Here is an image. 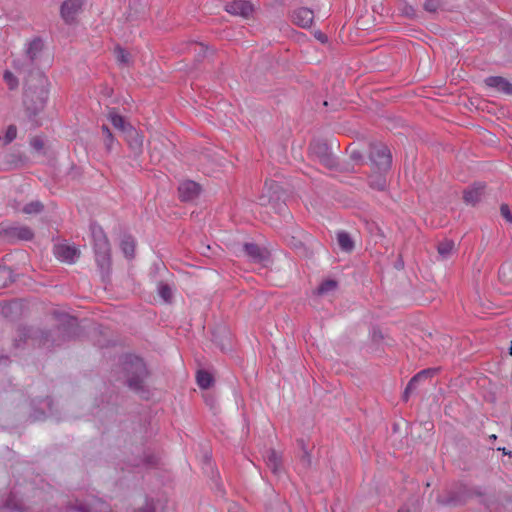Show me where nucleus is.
<instances>
[{"label":"nucleus","instance_id":"1","mask_svg":"<svg viewBox=\"0 0 512 512\" xmlns=\"http://www.w3.org/2000/svg\"><path fill=\"white\" fill-rule=\"evenodd\" d=\"M49 80L42 71L25 77L23 104L29 118L37 116L46 106L49 95Z\"/></svg>","mask_w":512,"mask_h":512},{"label":"nucleus","instance_id":"2","mask_svg":"<svg viewBox=\"0 0 512 512\" xmlns=\"http://www.w3.org/2000/svg\"><path fill=\"white\" fill-rule=\"evenodd\" d=\"M91 234L94 242L96 263L101 271L103 281L110 275L111 269V248L104 230L97 224L91 225Z\"/></svg>","mask_w":512,"mask_h":512},{"label":"nucleus","instance_id":"3","mask_svg":"<svg viewBox=\"0 0 512 512\" xmlns=\"http://www.w3.org/2000/svg\"><path fill=\"white\" fill-rule=\"evenodd\" d=\"M122 366L126 376V385L136 393L144 392V380L148 376L144 361L135 355H126Z\"/></svg>","mask_w":512,"mask_h":512},{"label":"nucleus","instance_id":"4","mask_svg":"<svg viewBox=\"0 0 512 512\" xmlns=\"http://www.w3.org/2000/svg\"><path fill=\"white\" fill-rule=\"evenodd\" d=\"M44 49L42 38L35 37L26 45L25 54L22 58L13 61V67L19 73L29 75L32 72L40 71L37 66Z\"/></svg>","mask_w":512,"mask_h":512},{"label":"nucleus","instance_id":"5","mask_svg":"<svg viewBox=\"0 0 512 512\" xmlns=\"http://www.w3.org/2000/svg\"><path fill=\"white\" fill-rule=\"evenodd\" d=\"M473 495L483 496L479 490L471 491L465 485H460L455 489L446 491L443 495L437 496V503L442 506H461L464 505Z\"/></svg>","mask_w":512,"mask_h":512},{"label":"nucleus","instance_id":"6","mask_svg":"<svg viewBox=\"0 0 512 512\" xmlns=\"http://www.w3.org/2000/svg\"><path fill=\"white\" fill-rule=\"evenodd\" d=\"M283 196L284 191L281 186L277 182L270 180L265 182L258 201L261 206L272 205L274 208H280L283 204Z\"/></svg>","mask_w":512,"mask_h":512},{"label":"nucleus","instance_id":"7","mask_svg":"<svg viewBox=\"0 0 512 512\" xmlns=\"http://www.w3.org/2000/svg\"><path fill=\"white\" fill-rule=\"evenodd\" d=\"M53 316L58 322L57 331L62 335L63 340L74 338L79 334L76 317L60 311H54Z\"/></svg>","mask_w":512,"mask_h":512},{"label":"nucleus","instance_id":"8","mask_svg":"<svg viewBox=\"0 0 512 512\" xmlns=\"http://www.w3.org/2000/svg\"><path fill=\"white\" fill-rule=\"evenodd\" d=\"M86 0H64L60 6V17L67 25L77 22L82 13Z\"/></svg>","mask_w":512,"mask_h":512},{"label":"nucleus","instance_id":"9","mask_svg":"<svg viewBox=\"0 0 512 512\" xmlns=\"http://www.w3.org/2000/svg\"><path fill=\"white\" fill-rule=\"evenodd\" d=\"M202 193V186L193 180L185 179L179 182L177 188L178 199L183 203L196 201Z\"/></svg>","mask_w":512,"mask_h":512},{"label":"nucleus","instance_id":"10","mask_svg":"<svg viewBox=\"0 0 512 512\" xmlns=\"http://www.w3.org/2000/svg\"><path fill=\"white\" fill-rule=\"evenodd\" d=\"M0 238L8 242L15 240L30 241L34 238V232L28 226L0 227Z\"/></svg>","mask_w":512,"mask_h":512},{"label":"nucleus","instance_id":"11","mask_svg":"<svg viewBox=\"0 0 512 512\" xmlns=\"http://www.w3.org/2000/svg\"><path fill=\"white\" fill-rule=\"evenodd\" d=\"M290 20L301 28H309L314 20V12L309 8L299 7L290 12Z\"/></svg>","mask_w":512,"mask_h":512},{"label":"nucleus","instance_id":"12","mask_svg":"<svg viewBox=\"0 0 512 512\" xmlns=\"http://www.w3.org/2000/svg\"><path fill=\"white\" fill-rule=\"evenodd\" d=\"M309 156L319 160H328L333 157V153L325 141L314 140L309 146Z\"/></svg>","mask_w":512,"mask_h":512},{"label":"nucleus","instance_id":"13","mask_svg":"<svg viewBox=\"0 0 512 512\" xmlns=\"http://www.w3.org/2000/svg\"><path fill=\"white\" fill-rule=\"evenodd\" d=\"M225 10L232 15L248 18L253 12V6L245 0H234L226 4Z\"/></svg>","mask_w":512,"mask_h":512},{"label":"nucleus","instance_id":"14","mask_svg":"<svg viewBox=\"0 0 512 512\" xmlns=\"http://www.w3.org/2000/svg\"><path fill=\"white\" fill-rule=\"evenodd\" d=\"M368 158L369 160H392L393 154L386 144L382 142H371L369 144Z\"/></svg>","mask_w":512,"mask_h":512},{"label":"nucleus","instance_id":"15","mask_svg":"<svg viewBox=\"0 0 512 512\" xmlns=\"http://www.w3.org/2000/svg\"><path fill=\"white\" fill-rule=\"evenodd\" d=\"M243 248L245 253L252 259L253 262L262 263L268 261L270 258L269 251L265 248H261L256 243H245Z\"/></svg>","mask_w":512,"mask_h":512},{"label":"nucleus","instance_id":"16","mask_svg":"<svg viewBox=\"0 0 512 512\" xmlns=\"http://www.w3.org/2000/svg\"><path fill=\"white\" fill-rule=\"evenodd\" d=\"M54 253L59 260L70 264L74 263L80 255V251L76 247L65 244L57 245Z\"/></svg>","mask_w":512,"mask_h":512},{"label":"nucleus","instance_id":"17","mask_svg":"<svg viewBox=\"0 0 512 512\" xmlns=\"http://www.w3.org/2000/svg\"><path fill=\"white\" fill-rule=\"evenodd\" d=\"M488 87L494 88L505 95H512V83L501 76H489L484 80Z\"/></svg>","mask_w":512,"mask_h":512},{"label":"nucleus","instance_id":"18","mask_svg":"<svg viewBox=\"0 0 512 512\" xmlns=\"http://www.w3.org/2000/svg\"><path fill=\"white\" fill-rule=\"evenodd\" d=\"M485 183L476 182L470 188L463 192V199L466 204L475 205L481 199L485 190Z\"/></svg>","mask_w":512,"mask_h":512},{"label":"nucleus","instance_id":"19","mask_svg":"<svg viewBox=\"0 0 512 512\" xmlns=\"http://www.w3.org/2000/svg\"><path fill=\"white\" fill-rule=\"evenodd\" d=\"M59 165L55 167V170L60 176L66 175L69 178L75 180L81 176L82 168L75 162H57Z\"/></svg>","mask_w":512,"mask_h":512},{"label":"nucleus","instance_id":"20","mask_svg":"<svg viewBox=\"0 0 512 512\" xmlns=\"http://www.w3.org/2000/svg\"><path fill=\"white\" fill-rule=\"evenodd\" d=\"M32 341L36 342L39 346L54 345L55 342L51 331L41 328H32Z\"/></svg>","mask_w":512,"mask_h":512},{"label":"nucleus","instance_id":"21","mask_svg":"<svg viewBox=\"0 0 512 512\" xmlns=\"http://www.w3.org/2000/svg\"><path fill=\"white\" fill-rule=\"evenodd\" d=\"M266 464L274 474H278L282 469V456L273 448L267 451Z\"/></svg>","mask_w":512,"mask_h":512},{"label":"nucleus","instance_id":"22","mask_svg":"<svg viewBox=\"0 0 512 512\" xmlns=\"http://www.w3.org/2000/svg\"><path fill=\"white\" fill-rule=\"evenodd\" d=\"M124 136L130 149L134 152L135 156H137L142 149V137L135 128L129 129V132Z\"/></svg>","mask_w":512,"mask_h":512},{"label":"nucleus","instance_id":"23","mask_svg":"<svg viewBox=\"0 0 512 512\" xmlns=\"http://www.w3.org/2000/svg\"><path fill=\"white\" fill-rule=\"evenodd\" d=\"M108 118L111 121L112 125L120 130L124 135L129 132V129H133L134 127L126 122L125 118L118 113H116L115 109L111 110L108 114Z\"/></svg>","mask_w":512,"mask_h":512},{"label":"nucleus","instance_id":"24","mask_svg":"<svg viewBox=\"0 0 512 512\" xmlns=\"http://www.w3.org/2000/svg\"><path fill=\"white\" fill-rule=\"evenodd\" d=\"M439 257L444 260L449 258L455 251V242L451 239H444L437 244Z\"/></svg>","mask_w":512,"mask_h":512},{"label":"nucleus","instance_id":"25","mask_svg":"<svg viewBox=\"0 0 512 512\" xmlns=\"http://www.w3.org/2000/svg\"><path fill=\"white\" fill-rule=\"evenodd\" d=\"M16 337L14 338V346L16 348L22 347V345L28 340H32V328L26 326H19L17 328Z\"/></svg>","mask_w":512,"mask_h":512},{"label":"nucleus","instance_id":"26","mask_svg":"<svg viewBox=\"0 0 512 512\" xmlns=\"http://www.w3.org/2000/svg\"><path fill=\"white\" fill-rule=\"evenodd\" d=\"M337 241L339 247L344 252H352L355 247L354 241L352 240L351 236L349 235V233L345 231H340L337 233Z\"/></svg>","mask_w":512,"mask_h":512},{"label":"nucleus","instance_id":"27","mask_svg":"<svg viewBox=\"0 0 512 512\" xmlns=\"http://www.w3.org/2000/svg\"><path fill=\"white\" fill-rule=\"evenodd\" d=\"M197 384L201 389H208L214 383V378L211 373L205 370H199L196 374Z\"/></svg>","mask_w":512,"mask_h":512},{"label":"nucleus","instance_id":"28","mask_svg":"<svg viewBox=\"0 0 512 512\" xmlns=\"http://www.w3.org/2000/svg\"><path fill=\"white\" fill-rule=\"evenodd\" d=\"M121 250L124 255L132 259L135 255V241L131 236H125L121 241Z\"/></svg>","mask_w":512,"mask_h":512},{"label":"nucleus","instance_id":"29","mask_svg":"<svg viewBox=\"0 0 512 512\" xmlns=\"http://www.w3.org/2000/svg\"><path fill=\"white\" fill-rule=\"evenodd\" d=\"M187 50L190 53H194L197 60L203 58L207 52V47L203 43L190 42L187 46Z\"/></svg>","mask_w":512,"mask_h":512},{"label":"nucleus","instance_id":"30","mask_svg":"<svg viewBox=\"0 0 512 512\" xmlns=\"http://www.w3.org/2000/svg\"><path fill=\"white\" fill-rule=\"evenodd\" d=\"M158 294L166 302L171 303L173 299V292L171 287L164 282H160L158 285Z\"/></svg>","mask_w":512,"mask_h":512},{"label":"nucleus","instance_id":"31","mask_svg":"<svg viewBox=\"0 0 512 512\" xmlns=\"http://www.w3.org/2000/svg\"><path fill=\"white\" fill-rule=\"evenodd\" d=\"M336 287H337V281L332 280V279H327V280L323 281L318 286L315 293L317 295H324V294H327L328 292L336 289Z\"/></svg>","mask_w":512,"mask_h":512},{"label":"nucleus","instance_id":"32","mask_svg":"<svg viewBox=\"0 0 512 512\" xmlns=\"http://www.w3.org/2000/svg\"><path fill=\"white\" fill-rule=\"evenodd\" d=\"M12 281V271L0 265V289L7 287Z\"/></svg>","mask_w":512,"mask_h":512},{"label":"nucleus","instance_id":"33","mask_svg":"<svg viewBox=\"0 0 512 512\" xmlns=\"http://www.w3.org/2000/svg\"><path fill=\"white\" fill-rule=\"evenodd\" d=\"M44 209V205L40 201H32L23 207L25 214H38Z\"/></svg>","mask_w":512,"mask_h":512},{"label":"nucleus","instance_id":"34","mask_svg":"<svg viewBox=\"0 0 512 512\" xmlns=\"http://www.w3.org/2000/svg\"><path fill=\"white\" fill-rule=\"evenodd\" d=\"M66 512H91V508L89 505H86L81 502H69L66 505Z\"/></svg>","mask_w":512,"mask_h":512},{"label":"nucleus","instance_id":"35","mask_svg":"<svg viewBox=\"0 0 512 512\" xmlns=\"http://www.w3.org/2000/svg\"><path fill=\"white\" fill-rule=\"evenodd\" d=\"M3 79L10 90H15L19 85L17 77L9 70L4 72Z\"/></svg>","mask_w":512,"mask_h":512},{"label":"nucleus","instance_id":"36","mask_svg":"<svg viewBox=\"0 0 512 512\" xmlns=\"http://www.w3.org/2000/svg\"><path fill=\"white\" fill-rule=\"evenodd\" d=\"M4 506L12 512H25V508L13 496L7 498Z\"/></svg>","mask_w":512,"mask_h":512},{"label":"nucleus","instance_id":"37","mask_svg":"<svg viewBox=\"0 0 512 512\" xmlns=\"http://www.w3.org/2000/svg\"><path fill=\"white\" fill-rule=\"evenodd\" d=\"M17 136V127L15 125H9L6 129L5 135L3 138L0 136V139L3 140L4 144L11 143Z\"/></svg>","mask_w":512,"mask_h":512},{"label":"nucleus","instance_id":"38","mask_svg":"<svg viewBox=\"0 0 512 512\" xmlns=\"http://www.w3.org/2000/svg\"><path fill=\"white\" fill-rule=\"evenodd\" d=\"M439 371V368H428V369H424L420 372H418L416 375H414V380L415 381H421L423 379H426V378H431L433 377L437 372Z\"/></svg>","mask_w":512,"mask_h":512},{"label":"nucleus","instance_id":"39","mask_svg":"<svg viewBox=\"0 0 512 512\" xmlns=\"http://www.w3.org/2000/svg\"><path fill=\"white\" fill-rule=\"evenodd\" d=\"M115 55L117 61L122 65H127L129 63V53L120 46L115 48Z\"/></svg>","mask_w":512,"mask_h":512},{"label":"nucleus","instance_id":"40","mask_svg":"<svg viewBox=\"0 0 512 512\" xmlns=\"http://www.w3.org/2000/svg\"><path fill=\"white\" fill-rule=\"evenodd\" d=\"M101 130H102L103 139H104L107 149H111V145L114 141V137H113L111 130L109 129V127L107 125H102Z\"/></svg>","mask_w":512,"mask_h":512},{"label":"nucleus","instance_id":"41","mask_svg":"<svg viewBox=\"0 0 512 512\" xmlns=\"http://www.w3.org/2000/svg\"><path fill=\"white\" fill-rule=\"evenodd\" d=\"M20 308L21 305L18 301H11L10 303H7L2 307V313L6 317H9L12 312L18 311L20 310Z\"/></svg>","mask_w":512,"mask_h":512},{"label":"nucleus","instance_id":"42","mask_svg":"<svg viewBox=\"0 0 512 512\" xmlns=\"http://www.w3.org/2000/svg\"><path fill=\"white\" fill-rule=\"evenodd\" d=\"M227 336V331L225 329L215 331L213 333V341L218 344L222 350L225 349V346L222 342V338Z\"/></svg>","mask_w":512,"mask_h":512},{"label":"nucleus","instance_id":"43","mask_svg":"<svg viewBox=\"0 0 512 512\" xmlns=\"http://www.w3.org/2000/svg\"><path fill=\"white\" fill-rule=\"evenodd\" d=\"M440 0H426L423 4V7L428 12H436L440 7Z\"/></svg>","mask_w":512,"mask_h":512},{"label":"nucleus","instance_id":"44","mask_svg":"<svg viewBox=\"0 0 512 512\" xmlns=\"http://www.w3.org/2000/svg\"><path fill=\"white\" fill-rule=\"evenodd\" d=\"M500 213L507 222L512 223V212L507 204H502L500 206Z\"/></svg>","mask_w":512,"mask_h":512},{"label":"nucleus","instance_id":"45","mask_svg":"<svg viewBox=\"0 0 512 512\" xmlns=\"http://www.w3.org/2000/svg\"><path fill=\"white\" fill-rule=\"evenodd\" d=\"M137 512H156V507L152 499H147L145 505L139 508Z\"/></svg>","mask_w":512,"mask_h":512},{"label":"nucleus","instance_id":"46","mask_svg":"<svg viewBox=\"0 0 512 512\" xmlns=\"http://www.w3.org/2000/svg\"><path fill=\"white\" fill-rule=\"evenodd\" d=\"M30 144L31 147L37 152H40L44 148V141L40 137L32 138Z\"/></svg>","mask_w":512,"mask_h":512},{"label":"nucleus","instance_id":"47","mask_svg":"<svg viewBox=\"0 0 512 512\" xmlns=\"http://www.w3.org/2000/svg\"><path fill=\"white\" fill-rule=\"evenodd\" d=\"M301 461L307 466V467H310L311 464H312V457H311V453L309 450H305V452H303V455L301 457Z\"/></svg>","mask_w":512,"mask_h":512},{"label":"nucleus","instance_id":"48","mask_svg":"<svg viewBox=\"0 0 512 512\" xmlns=\"http://www.w3.org/2000/svg\"><path fill=\"white\" fill-rule=\"evenodd\" d=\"M324 167L329 171H337L339 169V162H323Z\"/></svg>","mask_w":512,"mask_h":512},{"label":"nucleus","instance_id":"49","mask_svg":"<svg viewBox=\"0 0 512 512\" xmlns=\"http://www.w3.org/2000/svg\"><path fill=\"white\" fill-rule=\"evenodd\" d=\"M363 154L356 149H352L350 152V160H362Z\"/></svg>","mask_w":512,"mask_h":512},{"label":"nucleus","instance_id":"50","mask_svg":"<svg viewBox=\"0 0 512 512\" xmlns=\"http://www.w3.org/2000/svg\"><path fill=\"white\" fill-rule=\"evenodd\" d=\"M314 36L321 43H326L328 41V37L324 33H322L321 31H316L314 33Z\"/></svg>","mask_w":512,"mask_h":512},{"label":"nucleus","instance_id":"51","mask_svg":"<svg viewBox=\"0 0 512 512\" xmlns=\"http://www.w3.org/2000/svg\"><path fill=\"white\" fill-rule=\"evenodd\" d=\"M419 381H415L414 380V376L410 379V381L408 382L406 388L408 389V391H413L414 389H416V386H417V383Z\"/></svg>","mask_w":512,"mask_h":512},{"label":"nucleus","instance_id":"52","mask_svg":"<svg viewBox=\"0 0 512 512\" xmlns=\"http://www.w3.org/2000/svg\"><path fill=\"white\" fill-rule=\"evenodd\" d=\"M395 268L401 270L404 268V261L401 255L398 256V259L395 263Z\"/></svg>","mask_w":512,"mask_h":512},{"label":"nucleus","instance_id":"53","mask_svg":"<svg viewBox=\"0 0 512 512\" xmlns=\"http://www.w3.org/2000/svg\"><path fill=\"white\" fill-rule=\"evenodd\" d=\"M205 402L211 407H214L215 399L212 396H205Z\"/></svg>","mask_w":512,"mask_h":512},{"label":"nucleus","instance_id":"54","mask_svg":"<svg viewBox=\"0 0 512 512\" xmlns=\"http://www.w3.org/2000/svg\"><path fill=\"white\" fill-rule=\"evenodd\" d=\"M298 444H299L302 452H305V450H308L306 443L303 439L298 440Z\"/></svg>","mask_w":512,"mask_h":512},{"label":"nucleus","instance_id":"55","mask_svg":"<svg viewBox=\"0 0 512 512\" xmlns=\"http://www.w3.org/2000/svg\"><path fill=\"white\" fill-rule=\"evenodd\" d=\"M411 392H412V391H408V389H407V388H405L404 393H403V396H402V398H403V400H404V401H408V399H409V396H410Z\"/></svg>","mask_w":512,"mask_h":512},{"label":"nucleus","instance_id":"56","mask_svg":"<svg viewBox=\"0 0 512 512\" xmlns=\"http://www.w3.org/2000/svg\"><path fill=\"white\" fill-rule=\"evenodd\" d=\"M377 186L380 190L384 189L385 187V180L384 179H380L379 182L377 183Z\"/></svg>","mask_w":512,"mask_h":512},{"label":"nucleus","instance_id":"57","mask_svg":"<svg viewBox=\"0 0 512 512\" xmlns=\"http://www.w3.org/2000/svg\"><path fill=\"white\" fill-rule=\"evenodd\" d=\"M413 12H414V9L411 6L409 8H406V10H405L406 15H411Z\"/></svg>","mask_w":512,"mask_h":512},{"label":"nucleus","instance_id":"58","mask_svg":"<svg viewBox=\"0 0 512 512\" xmlns=\"http://www.w3.org/2000/svg\"><path fill=\"white\" fill-rule=\"evenodd\" d=\"M498 450H501L503 452V454H505V455H510L511 454V452L507 451L505 448H498Z\"/></svg>","mask_w":512,"mask_h":512},{"label":"nucleus","instance_id":"59","mask_svg":"<svg viewBox=\"0 0 512 512\" xmlns=\"http://www.w3.org/2000/svg\"><path fill=\"white\" fill-rule=\"evenodd\" d=\"M373 336H374V338H375V337H379V339H382V338H383V336H382V334H381L380 332H379L378 334H377L376 332H374V335H373Z\"/></svg>","mask_w":512,"mask_h":512},{"label":"nucleus","instance_id":"60","mask_svg":"<svg viewBox=\"0 0 512 512\" xmlns=\"http://www.w3.org/2000/svg\"><path fill=\"white\" fill-rule=\"evenodd\" d=\"M398 512H410V510L407 508H400Z\"/></svg>","mask_w":512,"mask_h":512},{"label":"nucleus","instance_id":"61","mask_svg":"<svg viewBox=\"0 0 512 512\" xmlns=\"http://www.w3.org/2000/svg\"><path fill=\"white\" fill-rule=\"evenodd\" d=\"M295 247L298 248V247H304L303 243L302 242H298L295 244Z\"/></svg>","mask_w":512,"mask_h":512},{"label":"nucleus","instance_id":"62","mask_svg":"<svg viewBox=\"0 0 512 512\" xmlns=\"http://www.w3.org/2000/svg\"><path fill=\"white\" fill-rule=\"evenodd\" d=\"M382 164H384L385 169L389 168V166H390V165H389V164H390V162H382Z\"/></svg>","mask_w":512,"mask_h":512},{"label":"nucleus","instance_id":"63","mask_svg":"<svg viewBox=\"0 0 512 512\" xmlns=\"http://www.w3.org/2000/svg\"><path fill=\"white\" fill-rule=\"evenodd\" d=\"M482 503H483L484 505L488 506V507L490 506V502H488V501H486V500H482Z\"/></svg>","mask_w":512,"mask_h":512},{"label":"nucleus","instance_id":"64","mask_svg":"<svg viewBox=\"0 0 512 512\" xmlns=\"http://www.w3.org/2000/svg\"><path fill=\"white\" fill-rule=\"evenodd\" d=\"M509 354L512 355V341H511L510 348H509Z\"/></svg>","mask_w":512,"mask_h":512}]
</instances>
